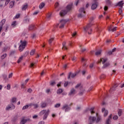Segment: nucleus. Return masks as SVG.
<instances>
[{
  "instance_id": "nucleus-1",
  "label": "nucleus",
  "mask_w": 124,
  "mask_h": 124,
  "mask_svg": "<svg viewBox=\"0 0 124 124\" xmlns=\"http://www.w3.org/2000/svg\"><path fill=\"white\" fill-rule=\"evenodd\" d=\"M93 20H94V17H91L89 20V23L84 28V31L88 32V34H92V31L93 30L91 29V27L93 25Z\"/></svg>"
},
{
  "instance_id": "nucleus-2",
  "label": "nucleus",
  "mask_w": 124,
  "mask_h": 124,
  "mask_svg": "<svg viewBox=\"0 0 124 124\" xmlns=\"http://www.w3.org/2000/svg\"><path fill=\"white\" fill-rule=\"evenodd\" d=\"M97 119L96 118L94 117L90 116L89 117V122L90 123L89 124H93V123H99L100 121H101V116L98 115V113L96 114Z\"/></svg>"
},
{
  "instance_id": "nucleus-3",
  "label": "nucleus",
  "mask_w": 124,
  "mask_h": 124,
  "mask_svg": "<svg viewBox=\"0 0 124 124\" xmlns=\"http://www.w3.org/2000/svg\"><path fill=\"white\" fill-rule=\"evenodd\" d=\"M72 4L68 5L66 8V10H62L60 12V16H64L67 13V11H70L72 9Z\"/></svg>"
},
{
  "instance_id": "nucleus-4",
  "label": "nucleus",
  "mask_w": 124,
  "mask_h": 124,
  "mask_svg": "<svg viewBox=\"0 0 124 124\" xmlns=\"http://www.w3.org/2000/svg\"><path fill=\"white\" fill-rule=\"evenodd\" d=\"M49 113H50V110L49 109L47 110H43L39 113V116H43V120H46L47 117H48V115H49Z\"/></svg>"
},
{
  "instance_id": "nucleus-5",
  "label": "nucleus",
  "mask_w": 124,
  "mask_h": 124,
  "mask_svg": "<svg viewBox=\"0 0 124 124\" xmlns=\"http://www.w3.org/2000/svg\"><path fill=\"white\" fill-rule=\"evenodd\" d=\"M21 44L19 46V50L20 52H22L24 49H25V47L27 46V44H28V42L26 41H20Z\"/></svg>"
},
{
  "instance_id": "nucleus-6",
  "label": "nucleus",
  "mask_w": 124,
  "mask_h": 124,
  "mask_svg": "<svg viewBox=\"0 0 124 124\" xmlns=\"http://www.w3.org/2000/svg\"><path fill=\"white\" fill-rule=\"evenodd\" d=\"M86 15V10L84 7H81L79 10V14L78 15V18H82Z\"/></svg>"
},
{
  "instance_id": "nucleus-7",
  "label": "nucleus",
  "mask_w": 124,
  "mask_h": 124,
  "mask_svg": "<svg viewBox=\"0 0 124 124\" xmlns=\"http://www.w3.org/2000/svg\"><path fill=\"white\" fill-rule=\"evenodd\" d=\"M76 89H79L80 91L79 93V95H82L83 93H85V89L83 88L82 85H81V84H77L76 87Z\"/></svg>"
},
{
  "instance_id": "nucleus-8",
  "label": "nucleus",
  "mask_w": 124,
  "mask_h": 124,
  "mask_svg": "<svg viewBox=\"0 0 124 124\" xmlns=\"http://www.w3.org/2000/svg\"><path fill=\"white\" fill-rule=\"evenodd\" d=\"M67 22V20L65 19H62L60 21L59 24H57L56 27H59L60 28H63V27H64V25L66 24Z\"/></svg>"
},
{
  "instance_id": "nucleus-9",
  "label": "nucleus",
  "mask_w": 124,
  "mask_h": 124,
  "mask_svg": "<svg viewBox=\"0 0 124 124\" xmlns=\"http://www.w3.org/2000/svg\"><path fill=\"white\" fill-rule=\"evenodd\" d=\"M15 109V106L13 104L8 105L5 108L6 111H9L10 110H14Z\"/></svg>"
},
{
  "instance_id": "nucleus-10",
  "label": "nucleus",
  "mask_w": 124,
  "mask_h": 124,
  "mask_svg": "<svg viewBox=\"0 0 124 124\" xmlns=\"http://www.w3.org/2000/svg\"><path fill=\"white\" fill-rule=\"evenodd\" d=\"M77 93V92H76V90H75L74 88H72L69 93L68 95H69V96H73V95L76 94Z\"/></svg>"
},
{
  "instance_id": "nucleus-11",
  "label": "nucleus",
  "mask_w": 124,
  "mask_h": 124,
  "mask_svg": "<svg viewBox=\"0 0 124 124\" xmlns=\"http://www.w3.org/2000/svg\"><path fill=\"white\" fill-rule=\"evenodd\" d=\"M62 110H64L65 112H68L70 110V107H69L67 105H64L62 108Z\"/></svg>"
},
{
  "instance_id": "nucleus-12",
  "label": "nucleus",
  "mask_w": 124,
  "mask_h": 124,
  "mask_svg": "<svg viewBox=\"0 0 124 124\" xmlns=\"http://www.w3.org/2000/svg\"><path fill=\"white\" fill-rule=\"evenodd\" d=\"M78 74V73H70L68 76V79H70V77L72 78H74Z\"/></svg>"
},
{
  "instance_id": "nucleus-13",
  "label": "nucleus",
  "mask_w": 124,
  "mask_h": 124,
  "mask_svg": "<svg viewBox=\"0 0 124 124\" xmlns=\"http://www.w3.org/2000/svg\"><path fill=\"white\" fill-rule=\"evenodd\" d=\"M112 28H113V26L110 25L108 28V31H117V27H115L113 29Z\"/></svg>"
},
{
  "instance_id": "nucleus-14",
  "label": "nucleus",
  "mask_w": 124,
  "mask_h": 124,
  "mask_svg": "<svg viewBox=\"0 0 124 124\" xmlns=\"http://www.w3.org/2000/svg\"><path fill=\"white\" fill-rule=\"evenodd\" d=\"M101 62H102V63H105V62H107V58H101L100 61L98 62V63H100Z\"/></svg>"
},
{
  "instance_id": "nucleus-15",
  "label": "nucleus",
  "mask_w": 124,
  "mask_h": 124,
  "mask_svg": "<svg viewBox=\"0 0 124 124\" xmlns=\"http://www.w3.org/2000/svg\"><path fill=\"white\" fill-rule=\"evenodd\" d=\"M102 112L104 113V116L106 117L108 115V110L105 109V108L102 109Z\"/></svg>"
},
{
  "instance_id": "nucleus-16",
  "label": "nucleus",
  "mask_w": 124,
  "mask_h": 124,
  "mask_svg": "<svg viewBox=\"0 0 124 124\" xmlns=\"http://www.w3.org/2000/svg\"><path fill=\"white\" fill-rule=\"evenodd\" d=\"M117 6H119V7H121V8H123V6H124V1L122 0L120 2H119L117 4Z\"/></svg>"
},
{
  "instance_id": "nucleus-17",
  "label": "nucleus",
  "mask_w": 124,
  "mask_h": 124,
  "mask_svg": "<svg viewBox=\"0 0 124 124\" xmlns=\"http://www.w3.org/2000/svg\"><path fill=\"white\" fill-rule=\"evenodd\" d=\"M81 62H82V63H83V65H84V66H86V62H87V59L85 58H81Z\"/></svg>"
},
{
  "instance_id": "nucleus-18",
  "label": "nucleus",
  "mask_w": 124,
  "mask_h": 124,
  "mask_svg": "<svg viewBox=\"0 0 124 124\" xmlns=\"http://www.w3.org/2000/svg\"><path fill=\"white\" fill-rule=\"evenodd\" d=\"M31 106H32V104H30L29 105H27L26 106H24L23 108H22V109L23 110H26V109H28V108H29V107H31Z\"/></svg>"
},
{
  "instance_id": "nucleus-19",
  "label": "nucleus",
  "mask_w": 124,
  "mask_h": 124,
  "mask_svg": "<svg viewBox=\"0 0 124 124\" xmlns=\"http://www.w3.org/2000/svg\"><path fill=\"white\" fill-rule=\"evenodd\" d=\"M66 43L65 42H63L62 43V50H67V47H66V46L65 45Z\"/></svg>"
},
{
  "instance_id": "nucleus-20",
  "label": "nucleus",
  "mask_w": 124,
  "mask_h": 124,
  "mask_svg": "<svg viewBox=\"0 0 124 124\" xmlns=\"http://www.w3.org/2000/svg\"><path fill=\"white\" fill-rule=\"evenodd\" d=\"M111 119H112V114L109 116L108 119L106 121V124H110V120H111Z\"/></svg>"
},
{
  "instance_id": "nucleus-21",
  "label": "nucleus",
  "mask_w": 124,
  "mask_h": 124,
  "mask_svg": "<svg viewBox=\"0 0 124 124\" xmlns=\"http://www.w3.org/2000/svg\"><path fill=\"white\" fill-rule=\"evenodd\" d=\"M97 7V4L96 3L93 4L91 6V9L93 10H94V9H95Z\"/></svg>"
},
{
  "instance_id": "nucleus-22",
  "label": "nucleus",
  "mask_w": 124,
  "mask_h": 124,
  "mask_svg": "<svg viewBox=\"0 0 124 124\" xmlns=\"http://www.w3.org/2000/svg\"><path fill=\"white\" fill-rule=\"evenodd\" d=\"M28 8V4H25L22 6V10H26Z\"/></svg>"
},
{
  "instance_id": "nucleus-23",
  "label": "nucleus",
  "mask_w": 124,
  "mask_h": 124,
  "mask_svg": "<svg viewBox=\"0 0 124 124\" xmlns=\"http://www.w3.org/2000/svg\"><path fill=\"white\" fill-rule=\"evenodd\" d=\"M47 106V104L45 102H43L41 104V107L42 108H45Z\"/></svg>"
},
{
  "instance_id": "nucleus-24",
  "label": "nucleus",
  "mask_w": 124,
  "mask_h": 124,
  "mask_svg": "<svg viewBox=\"0 0 124 124\" xmlns=\"http://www.w3.org/2000/svg\"><path fill=\"white\" fill-rule=\"evenodd\" d=\"M23 59H24V56H22L20 57L18 60H17V63H20V62H21L23 61Z\"/></svg>"
},
{
  "instance_id": "nucleus-25",
  "label": "nucleus",
  "mask_w": 124,
  "mask_h": 124,
  "mask_svg": "<svg viewBox=\"0 0 124 124\" xmlns=\"http://www.w3.org/2000/svg\"><path fill=\"white\" fill-rule=\"evenodd\" d=\"M44 6H45V3H44V2H42L40 3L39 7L40 9H42V8H43Z\"/></svg>"
},
{
  "instance_id": "nucleus-26",
  "label": "nucleus",
  "mask_w": 124,
  "mask_h": 124,
  "mask_svg": "<svg viewBox=\"0 0 124 124\" xmlns=\"http://www.w3.org/2000/svg\"><path fill=\"white\" fill-rule=\"evenodd\" d=\"M14 3H15V2L13 1L10 2V6H9L10 8H12V7L14 6Z\"/></svg>"
},
{
  "instance_id": "nucleus-27",
  "label": "nucleus",
  "mask_w": 124,
  "mask_h": 124,
  "mask_svg": "<svg viewBox=\"0 0 124 124\" xmlns=\"http://www.w3.org/2000/svg\"><path fill=\"white\" fill-rule=\"evenodd\" d=\"M35 53V49L31 50V52H30L31 56H33V55H34Z\"/></svg>"
},
{
  "instance_id": "nucleus-28",
  "label": "nucleus",
  "mask_w": 124,
  "mask_h": 124,
  "mask_svg": "<svg viewBox=\"0 0 124 124\" xmlns=\"http://www.w3.org/2000/svg\"><path fill=\"white\" fill-rule=\"evenodd\" d=\"M2 77H3V79H4V80H8V78H7V75L4 74L2 75Z\"/></svg>"
},
{
  "instance_id": "nucleus-29",
  "label": "nucleus",
  "mask_w": 124,
  "mask_h": 124,
  "mask_svg": "<svg viewBox=\"0 0 124 124\" xmlns=\"http://www.w3.org/2000/svg\"><path fill=\"white\" fill-rule=\"evenodd\" d=\"M93 110H94V108H92L90 109V111L91 114H94V111H93Z\"/></svg>"
},
{
  "instance_id": "nucleus-30",
  "label": "nucleus",
  "mask_w": 124,
  "mask_h": 124,
  "mask_svg": "<svg viewBox=\"0 0 124 124\" xmlns=\"http://www.w3.org/2000/svg\"><path fill=\"white\" fill-rule=\"evenodd\" d=\"M100 54H101V50H99L95 52V55L96 56H99V55H100Z\"/></svg>"
},
{
  "instance_id": "nucleus-31",
  "label": "nucleus",
  "mask_w": 124,
  "mask_h": 124,
  "mask_svg": "<svg viewBox=\"0 0 124 124\" xmlns=\"http://www.w3.org/2000/svg\"><path fill=\"white\" fill-rule=\"evenodd\" d=\"M109 65L110 64L109 63H106L104 64L103 68H105L106 67H107V66H109Z\"/></svg>"
},
{
  "instance_id": "nucleus-32",
  "label": "nucleus",
  "mask_w": 124,
  "mask_h": 124,
  "mask_svg": "<svg viewBox=\"0 0 124 124\" xmlns=\"http://www.w3.org/2000/svg\"><path fill=\"white\" fill-rule=\"evenodd\" d=\"M0 58L1 60H4V59H5V58H6V54H3Z\"/></svg>"
},
{
  "instance_id": "nucleus-33",
  "label": "nucleus",
  "mask_w": 124,
  "mask_h": 124,
  "mask_svg": "<svg viewBox=\"0 0 124 124\" xmlns=\"http://www.w3.org/2000/svg\"><path fill=\"white\" fill-rule=\"evenodd\" d=\"M25 123H27V120L23 119L22 120H21L20 124H25Z\"/></svg>"
},
{
  "instance_id": "nucleus-34",
  "label": "nucleus",
  "mask_w": 124,
  "mask_h": 124,
  "mask_svg": "<svg viewBox=\"0 0 124 124\" xmlns=\"http://www.w3.org/2000/svg\"><path fill=\"white\" fill-rule=\"evenodd\" d=\"M62 93V89H60L58 90H57V93L60 94Z\"/></svg>"
},
{
  "instance_id": "nucleus-35",
  "label": "nucleus",
  "mask_w": 124,
  "mask_h": 124,
  "mask_svg": "<svg viewBox=\"0 0 124 124\" xmlns=\"http://www.w3.org/2000/svg\"><path fill=\"white\" fill-rule=\"evenodd\" d=\"M34 106V108H38V105L37 104H32V106Z\"/></svg>"
},
{
  "instance_id": "nucleus-36",
  "label": "nucleus",
  "mask_w": 124,
  "mask_h": 124,
  "mask_svg": "<svg viewBox=\"0 0 124 124\" xmlns=\"http://www.w3.org/2000/svg\"><path fill=\"white\" fill-rule=\"evenodd\" d=\"M16 98L13 97V98L12 99V102L13 103H15L16 102Z\"/></svg>"
},
{
  "instance_id": "nucleus-37",
  "label": "nucleus",
  "mask_w": 124,
  "mask_h": 124,
  "mask_svg": "<svg viewBox=\"0 0 124 124\" xmlns=\"http://www.w3.org/2000/svg\"><path fill=\"white\" fill-rule=\"evenodd\" d=\"M76 59H77V58L75 56L71 57V60H72V62H74L75 61H76Z\"/></svg>"
},
{
  "instance_id": "nucleus-38",
  "label": "nucleus",
  "mask_w": 124,
  "mask_h": 124,
  "mask_svg": "<svg viewBox=\"0 0 124 124\" xmlns=\"http://www.w3.org/2000/svg\"><path fill=\"white\" fill-rule=\"evenodd\" d=\"M12 76H13V73H11L8 75V78L10 79V78H12Z\"/></svg>"
},
{
  "instance_id": "nucleus-39",
  "label": "nucleus",
  "mask_w": 124,
  "mask_h": 124,
  "mask_svg": "<svg viewBox=\"0 0 124 124\" xmlns=\"http://www.w3.org/2000/svg\"><path fill=\"white\" fill-rule=\"evenodd\" d=\"M56 85V82L55 81L50 82V86H55Z\"/></svg>"
},
{
  "instance_id": "nucleus-40",
  "label": "nucleus",
  "mask_w": 124,
  "mask_h": 124,
  "mask_svg": "<svg viewBox=\"0 0 124 124\" xmlns=\"http://www.w3.org/2000/svg\"><path fill=\"white\" fill-rule=\"evenodd\" d=\"M33 28H34V26L33 25H31L30 26H29V30H30V31H31V30H33Z\"/></svg>"
},
{
  "instance_id": "nucleus-41",
  "label": "nucleus",
  "mask_w": 124,
  "mask_h": 124,
  "mask_svg": "<svg viewBox=\"0 0 124 124\" xmlns=\"http://www.w3.org/2000/svg\"><path fill=\"white\" fill-rule=\"evenodd\" d=\"M122 110H121V109H120V110H119V111H118V115H119V116H122Z\"/></svg>"
},
{
  "instance_id": "nucleus-42",
  "label": "nucleus",
  "mask_w": 124,
  "mask_h": 124,
  "mask_svg": "<svg viewBox=\"0 0 124 124\" xmlns=\"http://www.w3.org/2000/svg\"><path fill=\"white\" fill-rule=\"evenodd\" d=\"M16 22L15 21L13 22L12 23V26H13V27H15V26H16Z\"/></svg>"
},
{
  "instance_id": "nucleus-43",
  "label": "nucleus",
  "mask_w": 124,
  "mask_h": 124,
  "mask_svg": "<svg viewBox=\"0 0 124 124\" xmlns=\"http://www.w3.org/2000/svg\"><path fill=\"white\" fill-rule=\"evenodd\" d=\"M52 16V14H48L47 15V19H50L51 18V16Z\"/></svg>"
},
{
  "instance_id": "nucleus-44",
  "label": "nucleus",
  "mask_w": 124,
  "mask_h": 124,
  "mask_svg": "<svg viewBox=\"0 0 124 124\" xmlns=\"http://www.w3.org/2000/svg\"><path fill=\"white\" fill-rule=\"evenodd\" d=\"M60 106H61V104H57L56 105H55V108H59Z\"/></svg>"
},
{
  "instance_id": "nucleus-45",
  "label": "nucleus",
  "mask_w": 124,
  "mask_h": 124,
  "mask_svg": "<svg viewBox=\"0 0 124 124\" xmlns=\"http://www.w3.org/2000/svg\"><path fill=\"white\" fill-rule=\"evenodd\" d=\"M34 64H35V63H31L30 65V67L32 68L34 66Z\"/></svg>"
},
{
  "instance_id": "nucleus-46",
  "label": "nucleus",
  "mask_w": 124,
  "mask_h": 124,
  "mask_svg": "<svg viewBox=\"0 0 124 124\" xmlns=\"http://www.w3.org/2000/svg\"><path fill=\"white\" fill-rule=\"evenodd\" d=\"M9 1H10V0H6L5 5H7V4H8L9 3Z\"/></svg>"
},
{
  "instance_id": "nucleus-47",
  "label": "nucleus",
  "mask_w": 124,
  "mask_h": 124,
  "mask_svg": "<svg viewBox=\"0 0 124 124\" xmlns=\"http://www.w3.org/2000/svg\"><path fill=\"white\" fill-rule=\"evenodd\" d=\"M8 29V25H6V26L5 28L4 31H5V32H7Z\"/></svg>"
},
{
  "instance_id": "nucleus-48",
  "label": "nucleus",
  "mask_w": 124,
  "mask_h": 124,
  "mask_svg": "<svg viewBox=\"0 0 124 124\" xmlns=\"http://www.w3.org/2000/svg\"><path fill=\"white\" fill-rule=\"evenodd\" d=\"M113 119L114 120H118V116L115 115L114 116H113Z\"/></svg>"
},
{
  "instance_id": "nucleus-49",
  "label": "nucleus",
  "mask_w": 124,
  "mask_h": 124,
  "mask_svg": "<svg viewBox=\"0 0 124 124\" xmlns=\"http://www.w3.org/2000/svg\"><path fill=\"white\" fill-rule=\"evenodd\" d=\"M25 23H29L30 22V19L27 18L24 20Z\"/></svg>"
},
{
  "instance_id": "nucleus-50",
  "label": "nucleus",
  "mask_w": 124,
  "mask_h": 124,
  "mask_svg": "<svg viewBox=\"0 0 124 124\" xmlns=\"http://www.w3.org/2000/svg\"><path fill=\"white\" fill-rule=\"evenodd\" d=\"M76 34H77V33H76V32H74V33H73L72 34V36H73V37H74V36H76Z\"/></svg>"
},
{
  "instance_id": "nucleus-51",
  "label": "nucleus",
  "mask_w": 124,
  "mask_h": 124,
  "mask_svg": "<svg viewBox=\"0 0 124 124\" xmlns=\"http://www.w3.org/2000/svg\"><path fill=\"white\" fill-rule=\"evenodd\" d=\"M53 40H54V38H51L49 40V43H52V41H53Z\"/></svg>"
},
{
  "instance_id": "nucleus-52",
  "label": "nucleus",
  "mask_w": 124,
  "mask_h": 124,
  "mask_svg": "<svg viewBox=\"0 0 124 124\" xmlns=\"http://www.w3.org/2000/svg\"><path fill=\"white\" fill-rule=\"evenodd\" d=\"M10 88H11V87H10V85L8 84V85H7V90H10Z\"/></svg>"
},
{
  "instance_id": "nucleus-53",
  "label": "nucleus",
  "mask_w": 124,
  "mask_h": 124,
  "mask_svg": "<svg viewBox=\"0 0 124 124\" xmlns=\"http://www.w3.org/2000/svg\"><path fill=\"white\" fill-rule=\"evenodd\" d=\"M38 117V115H35L33 116L32 118L33 119H37Z\"/></svg>"
},
{
  "instance_id": "nucleus-54",
  "label": "nucleus",
  "mask_w": 124,
  "mask_h": 124,
  "mask_svg": "<svg viewBox=\"0 0 124 124\" xmlns=\"http://www.w3.org/2000/svg\"><path fill=\"white\" fill-rule=\"evenodd\" d=\"M68 85V82H65L64 87H66Z\"/></svg>"
},
{
  "instance_id": "nucleus-55",
  "label": "nucleus",
  "mask_w": 124,
  "mask_h": 124,
  "mask_svg": "<svg viewBox=\"0 0 124 124\" xmlns=\"http://www.w3.org/2000/svg\"><path fill=\"white\" fill-rule=\"evenodd\" d=\"M119 14H122V13H123V10H122V9H119Z\"/></svg>"
},
{
  "instance_id": "nucleus-56",
  "label": "nucleus",
  "mask_w": 124,
  "mask_h": 124,
  "mask_svg": "<svg viewBox=\"0 0 124 124\" xmlns=\"http://www.w3.org/2000/svg\"><path fill=\"white\" fill-rule=\"evenodd\" d=\"M20 17V14H17L16 16V19H18V18H19Z\"/></svg>"
},
{
  "instance_id": "nucleus-57",
  "label": "nucleus",
  "mask_w": 124,
  "mask_h": 124,
  "mask_svg": "<svg viewBox=\"0 0 124 124\" xmlns=\"http://www.w3.org/2000/svg\"><path fill=\"white\" fill-rule=\"evenodd\" d=\"M58 6H59V3L57 2L55 4V7L56 8H57V7H58Z\"/></svg>"
},
{
  "instance_id": "nucleus-58",
  "label": "nucleus",
  "mask_w": 124,
  "mask_h": 124,
  "mask_svg": "<svg viewBox=\"0 0 124 124\" xmlns=\"http://www.w3.org/2000/svg\"><path fill=\"white\" fill-rule=\"evenodd\" d=\"M39 12H38V11H36V12H34L33 15H37V14H38Z\"/></svg>"
},
{
  "instance_id": "nucleus-59",
  "label": "nucleus",
  "mask_w": 124,
  "mask_h": 124,
  "mask_svg": "<svg viewBox=\"0 0 124 124\" xmlns=\"http://www.w3.org/2000/svg\"><path fill=\"white\" fill-rule=\"evenodd\" d=\"M79 1H80L79 0H78V1H77V2L75 3V5H76V6H77V5H78V3H79Z\"/></svg>"
},
{
  "instance_id": "nucleus-60",
  "label": "nucleus",
  "mask_w": 124,
  "mask_h": 124,
  "mask_svg": "<svg viewBox=\"0 0 124 124\" xmlns=\"http://www.w3.org/2000/svg\"><path fill=\"white\" fill-rule=\"evenodd\" d=\"M45 123L44 121H40L39 122L38 124H45Z\"/></svg>"
},
{
  "instance_id": "nucleus-61",
  "label": "nucleus",
  "mask_w": 124,
  "mask_h": 124,
  "mask_svg": "<svg viewBox=\"0 0 124 124\" xmlns=\"http://www.w3.org/2000/svg\"><path fill=\"white\" fill-rule=\"evenodd\" d=\"M26 84H22V85H21V88H22V89H25V85Z\"/></svg>"
},
{
  "instance_id": "nucleus-62",
  "label": "nucleus",
  "mask_w": 124,
  "mask_h": 124,
  "mask_svg": "<svg viewBox=\"0 0 124 124\" xmlns=\"http://www.w3.org/2000/svg\"><path fill=\"white\" fill-rule=\"evenodd\" d=\"M108 10V7H107V6H105V7H104V10H105V11H107Z\"/></svg>"
},
{
  "instance_id": "nucleus-63",
  "label": "nucleus",
  "mask_w": 124,
  "mask_h": 124,
  "mask_svg": "<svg viewBox=\"0 0 124 124\" xmlns=\"http://www.w3.org/2000/svg\"><path fill=\"white\" fill-rule=\"evenodd\" d=\"M61 84H62V82H59V83L57 84V87H61Z\"/></svg>"
},
{
  "instance_id": "nucleus-64",
  "label": "nucleus",
  "mask_w": 124,
  "mask_h": 124,
  "mask_svg": "<svg viewBox=\"0 0 124 124\" xmlns=\"http://www.w3.org/2000/svg\"><path fill=\"white\" fill-rule=\"evenodd\" d=\"M112 53H113V52H112V51H108V55H112Z\"/></svg>"
}]
</instances>
